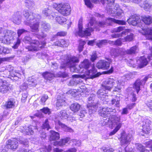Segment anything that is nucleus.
Returning a JSON list of instances; mask_svg holds the SVG:
<instances>
[{
	"label": "nucleus",
	"mask_w": 152,
	"mask_h": 152,
	"mask_svg": "<svg viewBox=\"0 0 152 152\" xmlns=\"http://www.w3.org/2000/svg\"><path fill=\"white\" fill-rule=\"evenodd\" d=\"M23 14L26 19L24 21V23L30 26L31 31L36 33L39 32L41 15L38 14L34 13L32 12H29L28 10H23Z\"/></svg>",
	"instance_id": "1"
},
{
	"label": "nucleus",
	"mask_w": 152,
	"mask_h": 152,
	"mask_svg": "<svg viewBox=\"0 0 152 152\" xmlns=\"http://www.w3.org/2000/svg\"><path fill=\"white\" fill-rule=\"evenodd\" d=\"M95 22L96 21L94 18L93 17L91 18L89 22L86 25V26L87 27L86 29L83 31V19L82 18H80L78 24V31H77L78 34L81 37L90 35L91 32L94 29V28L92 27L93 26Z\"/></svg>",
	"instance_id": "2"
},
{
	"label": "nucleus",
	"mask_w": 152,
	"mask_h": 152,
	"mask_svg": "<svg viewBox=\"0 0 152 152\" xmlns=\"http://www.w3.org/2000/svg\"><path fill=\"white\" fill-rule=\"evenodd\" d=\"M23 41L25 43L30 44L29 46L26 47V49L28 51H37L39 49L43 48L46 44V42L43 41L40 43L36 39H33L28 36L25 37L23 39Z\"/></svg>",
	"instance_id": "3"
},
{
	"label": "nucleus",
	"mask_w": 152,
	"mask_h": 152,
	"mask_svg": "<svg viewBox=\"0 0 152 152\" xmlns=\"http://www.w3.org/2000/svg\"><path fill=\"white\" fill-rule=\"evenodd\" d=\"M137 47L136 45L125 51H122L121 50L113 48L111 50L110 54L111 56L115 59V60H121L125 57V55L126 54H135L137 52Z\"/></svg>",
	"instance_id": "4"
},
{
	"label": "nucleus",
	"mask_w": 152,
	"mask_h": 152,
	"mask_svg": "<svg viewBox=\"0 0 152 152\" xmlns=\"http://www.w3.org/2000/svg\"><path fill=\"white\" fill-rule=\"evenodd\" d=\"M79 61L78 57L74 56L67 55L66 59L62 61L60 68L61 69H65L66 67L71 68V69H75V64L78 63Z\"/></svg>",
	"instance_id": "5"
},
{
	"label": "nucleus",
	"mask_w": 152,
	"mask_h": 152,
	"mask_svg": "<svg viewBox=\"0 0 152 152\" xmlns=\"http://www.w3.org/2000/svg\"><path fill=\"white\" fill-rule=\"evenodd\" d=\"M79 66L80 68H84L86 69H88L91 66V69L88 71L87 74L90 78L92 79L99 75L94 66H92L91 62L88 59L84 60Z\"/></svg>",
	"instance_id": "6"
},
{
	"label": "nucleus",
	"mask_w": 152,
	"mask_h": 152,
	"mask_svg": "<svg viewBox=\"0 0 152 152\" xmlns=\"http://www.w3.org/2000/svg\"><path fill=\"white\" fill-rule=\"evenodd\" d=\"M102 85L106 88V90L110 91L113 87H115L113 91L115 92H119L121 88V84L118 81L111 78L105 80Z\"/></svg>",
	"instance_id": "7"
},
{
	"label": "nucleus",
	"mask_w": 152,
	"mask_h": 152,
	"mask_svg": "<svg viewBox=\"0 0 152 152\" xmlns=\"http://www.w3.org/2000/svg\"><path fill=\"white\" fill-rule=\"evenodd\" d=\"M99 113L100 115L103 117L104 120H107L108 121H111L115 117H118L115 115L116 110L115 109L108 107H103L99 110Z\"/></svg>",
	"instance_id": "8"
},
{
	"label": "nucleus",
	"mask_w": 152,
	"mask_h": 152,
	"mask_svg": "<svg viewBox=\"0 0 152 152\" xmlns=\"http://www.w3.org/2000/svg\"><path fill=\"white\" fill-rule=\"evenodd\" d=\"M96 98L95 94H91L88 98L87 107L89 113L91 114L95 112L99 107V103Z\"/></svg>",
	"instance_id": "9"
},
{
	"label": "nucleus",
	"mask_w": 152,
	"mask_h": 152,
	"mask_svg": "<svg viewBox=\"0 0 152 152\" xmlns=\"http://www.w3.org/2000/svg\"><path fill=\"white\" fill-rule=\"evenodd\" d=\"M113 23L122 25H125L126 24V22L125 20L108 18L105 21H99L98 23V25L99 27H104L107 25H112Z\"/></svg>",
	"instance_id": "10"
},
{
	"label": "nucleus",
	"mask_w": 152,
	"mask_h": 152,
	"mask_svg": "<svg viewBox=\"0 0 152 152\" xmlns=\"http://www.w3.org/2000/svg\"><path fill=\"white\" fill-rule=\"evenodd\" d=\"M53 7L63 15L67 16L70 14L71 10L69 5L54 3L53 5Z\"/></svg>",
	"instance_id": "11"
},
{
	"label": "nucleus",
	"mask_w": 152,
	"mask_h": 152,
	"mask_svg": "<svg viewBox=\"0 0 152 152\" xmlns=\"http://www.w3.org/2000/svg\"><path fill=\"white\" fill-rule=\"evenodd\" d=\"M129 31V29H125V26H119L118 27L115 28L111 30L112 33L116 32L118 33L122 31V32L120 33H116L113 34L111 35V37L113 38H117L119 37H121L123 35H126V33Z\"/></svg>",
	"instance_id": "12"
},
{
	"label": "nucleus",
	"mask_w": 152,
	"mask_h": 152,
	"mask_svg": "<svg viewBox=\"0 0 152 152\" xmlns=\"http://www.w3.org/2000/svg\"><path fill=\"white\" fill-rule=\"evenodd\" d=\"M11 85L3 79L0 78V92L2 94L9 93L12 90Z\"/></svg>",
	"instance_id": "13"
},
{
	"label": "nucleus",
	"mask_w": 152,
	"mask_h": 152,
	"mask_svg": "<svg viewBox=\"0 0 152 152\" xmlns=\"http://www.w3.org/2000/svg\"><path fill=\"white\" fill-rule=\"evenodd\" d=\"M121 144L122 145L126 146L125 148L127 147V150L130 148L128 146L130 143L132 139V135L130 134H127L125 132H123L121 134Z\"/></svg>",
	"instance_id": "14"
},
{
	"label": "nucleus",
	"mask_w": 152,
	"mask_h": 152,
	"mask_svg": "<svg viewBox=\"0 0 152 152\" xmlns=\"http://www.w3.org/2000/svg\"><path fill=\"white\" fill-rule=\"evenodd\" d=\"M106 90L105 87L102 86L97 91L96 93L98 98L103 101L104 103H106L107 102V101L106 100L108 97V95L107 94L109 92H110Z\"/></svg>",
	"instance_id": "15"
},
{
	"label": "nucleus",
	"mask_w": 152,
	"mask_h": 152,
	"mask_svg": "<svg viewBox=\"0 0 152 152\" xmlns=\"http://www.w3.org/2000/svg\"><path fill=\"white\" fill-rule=\"evenodd\" d=\"M100 1L102 4H107V9L111 11V13L114 12V11H113V9L117 10L119 8V5L117 3L115 4L113 8V6L114 5L115 0H105V1L104 0H100Z\"/></svg>",
	"instance_id": "16"
},
{
	"label": "nucleus",
	"mask_w": 152,
	"mask_h": 152,
	"mask_svg": "<svg viewBox=\"0 0 152 152\" xmlns=\"http://www.w3.org/2000/svg\"><path fill=\"white\" fill-rule=\"evenodd\" d=\"M120 117H115L111 121L112 125L113 126H116L115 128L110 133V136H112L114 135L121 128V124L120 121Z\"/></svg>",
	"instance_id": "17"
},
{
	"label": "nucleus",
	"mask_w": 152,
	"mask_h": 152,
	"mask_svg": "<svg viewBox=\"0 0 152 152\" xmlns=\"http://www.w3.org/2000/svg\"><path fill=\"white\" fill-rule=\"evenodd\" d=\"M142 132L145 134L149 133L151 129L150 126L151 121L149 118H147L142 119Z\"/></svg>",
	"instance_id": "18"
},
{
	"label": "nucleus",
	"mask_w": 152,
	"mask_h": 152,
	"mask_svg": "<svg viewBox=\"0 0 152 152\" xmlns=\"http://www.w3.org/2000/svg\"><path fill=\"white\" fill-rule=\"evenodd\" d=\"M127 21L133 26H136L141 21L140 16L137 14L132 15Z\"/></svg>",
	"instance_id": "19"
},
{
	"label": "nucleus",
	"mask_w": 152,
	"mask_h": 152,
	"mask_svg": "<svg viewBox=\"0 0 152 152\" xmlns=\"http://www.w3.org/2000/svg\"><path fill=\"white\" fill-rule=\"evenodd\" d=\"M148 78V76H146L143 79L137 80L135 82L133 85V87L136 90L137 94L138 93L140 90V86L145 84Z\"/></svg>",
	"instance_id": "20"
},
{
	"label": "nucleus",
	"mask_w": 152,
	"mask_h": 152,
	"mask_svg": "<svg viewBox=\"0 0 152 152\" xmlns=\"http://www.w3.org/2000/svg\"><path fill=\"white\" fill-rule=\"evenodd\" d=\"M14 33L11 30L5 29L3 32L2 36L4 38V39L6 40L7 42L10 43L13 39L12 34Z\"/></svg>",
	"instance_id": "21"
},
{
	"label": "nucleus",
	"mask_w": 152,
	"mask_h": 152,
	"mask_svg": "<svg viewBox=\"0 0 152 152\" xmlns=\"http://www.w3.org/2000/svg\"><path fill=\"white\" fill-rule=\"evenodd\" d=\"M110 63L104 60L99 61L96 65V67L99 69H102L103 70H107L109 67Z\"/></svg>",
	"instance_id": "22"
},
{
	"label": "nucleus",
	"mask_w": 152,
	"mask_h": 152,
	"mask_svg": "<svg viewBox=\"0 0 152 152\" xmlns=\"http://www.w3.org/2000/svg\"><path fill=\"white\" fill-rule=\"evenodd\" d=\"M18 146V142L17 140L14 139L9 140H8L6 146V148L12 149H16Z\"/></svg>",
	"instance_id": "23"
},
{
	"label": "nucleus",
	"mask_w": 152,
	"mask_h": 152,
	"mask_svg": "<svg viewBox=\"0 0 152 152\" xmlns=\"http://www.w3.org/2000/svg\"><path fill=\"white\" fill-rule=\"evenodd\" d=\"M21 13L19 12H17L14 13L12 19V22L15 24L19 25L21 21Z\"/></svg>",
	"instance_id": "24"
},
{
	"label": "nucleus",
	"mask_w": 152,
	"mask_h": 152,
	"mask_svg": "<svg viewBox=\"0 0 152 152\" xmlns=\"http://www.w3.org/2000/svg\"><path fill=\"white\" fill-rule=\"evenodd\" d=\"M53 13H52V11L50 9V7L49 6L45 8L42 11V14L43 16L48 17V18L50 19H52L53 18L52 16H53Z\"/></svg>",
	"instance_id": "25"
},
{
	"label": "nucleus",
	"mask_w": 152,
	"mask_h": 152,
	"mask_svg": "<svg viewBox=\"0 0 152 152\" xmlns=\"http://www.w3.org/2000/svg\"><path fill=\"white\" fill-rule=\"evenodd\" d=\"M138 67L140 68H143L147 65L148 62L147 58L144 56L141 57L137 61Z\"/></svg>",
	"instance_id": "26"
},
{
	"label": "nucleus",
	"mask_w": 152,
	"mask_h": 152,
	"mask_svg": "<svg viewBox=\"0 0 152 152\" xmlns=\"http://www.w3.org/2000/svg\"><path fill=\"white\" fill-rule=\"evenodd\" d=\"M53 18L52 19L55 20L56 21L60 24L64 23L66 21V18L62 16H58L57 13H53Z\"/></svg>",
	"instance_id": "27"
},
{
	"label": "nucleus",
	"mask_w": 152,
	"mask_h": 152,
	"mask_svg": "<svg viewBox=\"0 0 152 152\" xmlns=\"http://www.w3.org/2000/svg\"><path fill=\"white\" fill-rule=\"evenodd\" d=\"M15 101L13 98L9 99L3 105V107L6 109H8L13 108L15 106Z\"/></svg>",
	"instance_id": "28"
},
{
	"label": "nucleus",
	"mask_w": 152,
	"mask_h": 152,
	"mask_svg": "<svg viewBox=\"0 0 152 152\" xmlns=\"http://www.w3.org/2000/svg\"><path fill=\"white\" fill-rule=\"evenodd\" d=\"M42 75L47 80H51L55 77V75L53 72L46 71L43 72Z\"/></svg>",
	"instance_id": "29"
},
{
	"label": "nucleus",
	"mask_w": 152,
	"mask_h": 152,
	"mask_svg": "<svg viewBox=\"0 0 152 152\" xmlns=\"http://www.w3.org/2000/svg\"><path fill=\"white\" fill-rule=\"evenodd\" d=\"M65 98L63 95L62 96L58 95L57 99L56 106L57 107H60L65 104Z\"/></svg>",
	"instance_id": "30"
},
{
	"label": "nucleus",
	"mask_w": 152,
	"mask_h": 152,
	"mask_svg": "<svg viewBox=\"0 0 152 152\" xmlns=\"http://www.w3.org/2000/svg\"><path fill=\"white\" fill-rule=\"evenodd\" d=\"M37 129V127L30 125L25 130V132L26 135H33L34 134V130Z\"/></svg>",
	"instance_id": "31"
},
{
	"label": "nucleus",
	"mask_w": 152,
	"mask_h": 152,
	"mask_svg": "<svg viewBox=\"0 0 152 152\" xmlns=\"http://www.w3.org/2000/svg\"><path fill=\"white\" fill-rule=\"evenodd\" d=\"M50 133V139L51 140H56L59 138L60 135L58 133L53 130H51Z\"/></svg>",
	"instance_id": "32"
},
{
	"label": "nucleus",
	"mask_w": 152,
	"mask_h": 152,
	"mask_svg": "<svg viewBox=\"0 0 152 152\" xmlns=\"http://www.w3.org/2000/svg\"><path fill=\"white\" fill-rule=\"evenodd\" d=\"M142 21L145 24L150 25L152 23V18L149 16H144L141 17Z\"/></svg>",
	"instance_id": "33"
},
{
	"label": "nucleus",
	"mask_w": 152,
	"mask_h": 152,
	"mask_svg": "<svg viewBox=\"0 0 152 152\" xmlns=\"http://www.w3.org/2000/svg\"><path fill=\"white\" fill-rule=\"evenodd\" d=\"M41 23V27L43 30L46 32L50 30L51 27L49 23L45 21H42Z\"/></svg>",
	"instance_id": "34"
},
{
	"label": "nucleus",
	"mask_w": 152,
	"mask_h": 152,
	"mask_svg": "<svg viewBox=\"0 0 152 152\" xmlns=\"http://www.w3.org/2000/svg\"><path fill=\"white\" fill-rule=\"evenodd\" d=\"M81 105L77 102H75L71 104L70 109L74 112L78 111L80 109Z\"/></svg>",
	"instance_id": "35"
},
{
	"label": "nucleus",
	"mask_w": 152,
	"mask_h": 152,
	"mask_svg": "<svg viewBox=\"0 0 152 152\" xmlns=\"http://www.w3.org/2000/svg\"><path fill=\"white\" fill-rule=\"evenodd\" d=\"M143 34L145 35L149 39L152 40V28H147L144 31Z\"/></svg>",
	"instance_id": "36"
},
{
	"label": "nucleus",
	"mask_w": 152,
	"mask_h": 152,
	"mask_svg": "<svg viewBox=\"0 0 152 152\" xmlns=\"http://www.w3.org/2000/svg\"><path fill=\"white\" fill-rule=\"evenodd\" d=\"M58 124L65 132H73V130L72 128L69 127H68L60 121H58Z\"/></svg>",
	"instance_id": "37"
},
{
	"label": "nucleus",
	"mask_w": 152,
	"mask_h": 152,
	"mask_svg": "<svg viewBox=\"0 0 152 152\" xmlns=\"http://www.w3.org/2000/svg\"><path fill=\"white\" fill-rule=\"evenodd\" d=\"M25 3L26 6L29 9L33 8L35 4L33 0H26Z\"/></svg>",
	"instance_id": "38"
},
{
	"label": "nucleus",
	"mask_w": 152,
	"mask_h": 152,
	"mask_svg": "<svg viewBox=\"0 0 152 152\" xmlns=\"http://www.w3.org/2000/svg\"><path fill=\"white\" fill-rule=\"evenodd\" d=\"M149 0H145L142 5L141 7L144 8L145 10L148 11L152 6V4H151L148 3Z\"/></svg>",
	"instance_id": "39"
},
{
	"label": "nucleus",
	"mask_w": 152,
	"mask_h": 152,
	"mask_svg": "<svg viewBox=\"0 0 152 152\" xmlns=\"http://www.w3.org/2000/svg\"><path fill=\"white\" fill-rule=\"evenodd\" d=\"M58 116L61 119H66L68 117L69 115L65 110L61 111L58 114Z\"/></svg>",
	"instance_id": "40"
},
{
	"label": "nucleus",
	"mask_w": 152,
	"mask_h": 152,
	"mask_svg": "<svg viewBox=\"0 0 152 152\" xmlns=\"http://www.w3.org/2000/svg\"><path fill=\"white\" fill-rule=\"evenodd\" d=\"M0 50H1V54H7L10 53L11 51V49L7 48H5L1 46H0Z\"/></svg>",
	"instance_id": "41"
},
{
	"label": "nucleus",
	"mask_w": 152,
	"mask_h": 152,
	"mask_svg": "<svg viewBox=\"0 0 152 152\" xmlns=\"http://www.w3.org/2000/svg\"><path fill=\"white\" fill-rule=\"evenodd\" d=\"M108 42V40L107 39H102L99 40L96 43V45L98 47L100 48L103 45H104Z\"/></svg>",
	"instance_id": "42"
},
{
	"label": "nucleus",
	"mask_w": 152,
	"mask_h": 152,
	"mask_svg": "<svg viewBox=\"0 0 152 152\" xmlns=\"http://www.w3.org/2000/svg\"><path fill=\"white\" fill-rule=\"evenodd\" d=\"M42 129H46L47 130L50 128L48 119L45 120L42 125Z\"/></svg>",
	"instance_id": "43"
},
{
	"label": "nucleus",
	"mask_w": 152,
	"mask_h": 152,
	"mask_svg": "<svg viewBox=\"0 0 152 152\" xmlns=\"http://www.w3.org/2000/svg\"><path fill=\"white\" fill-rule=\"evenodd\" d=\"M129 29V31L126 33V34H127L126 37L125 38V40L126 41H130L132 40L133 39V34L132 33H129L128 32L130 31V29Z\"/></svg>",
	"instance_id": "44"
},
{
	"label": "nucleus",
	"mask_w": 152,
	"mask_h": 152,
	"mask_svg": "<svg viewBox=\"0 0 152 152\" xmlns=\"http://www.w3.org/2000/svg\"><path fill=\"white\" fill-rule=\"evenodd\" d=\"M27 84L28 87H34L37 84L36 81L33 79H31V80L29 79Z\"/></svg>",
	"instance_id": "45"
},
{
	"label": "nucleus",
	"mask_w": 152,
	"mask_h": 152,
	"mask_svg": "<svg viewBox=\"0 0 152 152\" xmlns=\"http://www.w3.org/2000/svg\"><path fill=\"white\" fill-rule=\"evenodd\" d=\"M11 76L12 77H14V80H18L20 75L19 73L14 71V72L13 71L12 73L11 74Z\"/></svg>",
	"instance_id": "46"
},
{
	"label": "nucleus",
	"mask_w": 152,
	"mask_h": 152,
	"mask_svg": "<svg viewBox=\"0 0 152 152\" xmlns=\"http://www.w3.org/2000/svg\"><path fill=\"white\" fill-rule=\"evenodd\" d=\"M86 42L84 41H80V42L78 47V50L79 53H80L82 51L84 48V46L86 44Z\"/></svg>",
	"instance_id": "47"
},
{
	"label": "nucleus",
	"mask_w": 152,
	"mask_h": 152,
	"mask_svg": "<svg viewBox=\"0 0 152 152\" xmlns=\"http://www.w3.org/2000/svg\"><path fill=\"white\" fill-rule=\"evenodd\" d=\"M69 138L66 137L65 138L61 139L58 142V145L60 146H62L65 145L66 143L68 142L69 140Z\"/></svg>",
	"instance_id": "48"
},
{
	"label": "nucleus",
	"mask_w": 152,
	"mask_h": 152,
	"mask_svg": "<svg viewBox=\"0 0 152 152\" xmlns=\"http://www.w3.org/2000/svg\"><path fill=\"white\" fill-rule=\"evenodd\" d=\"M20 42V39L19 38H17L16 41L14 42L13 48L15 49H17L19 46Z\"/></svg>",
	"instance_id": "49"
},
{
	"label": "nucleus",
	"mask_w": 152,
	"mask_h": 152,
	"mask_svg": "<svg viewBox=\"0 0 152 152\" xmlns=\"http://www.w3.org/2000/svg\"><path fill=\"white\" fill-rule=\"evenodd\" d=\"M33 35L39 39H43L46 36V34L43 32H42L41 34H33Z\"/></svg>",
	"instance_id": "50"
},
{
	"label": "nucleus",
	"mask_w": 152,
	"mask_h": 152,
	"mask_svg": "<svg viewBox=\"0 0 152 152\" xmlns=\"http://www.w3.org/2000/svg\"><path fill=\"white\" fill-rule=\"evenodd\" d=\"M40 111L45 114L50 115L51 113L50 110L48 107H44L40 110Z\"/></svg>",
	"instance_id": "51"
},
{
	"label": "nucleus",
	"mask_w": 152,
	"mask_h": 152,
	"mask_svg": "<svg viewBox=\"0 0 152 152\" xmlns=\"http://www.w3.org/2000/svg\"><path fill=\"white\" fill-rule=\"evenodd\" d=\"M52 149V147L50 145L48 146H45L44 148L41 149L40 150L42 152H48L50 151Z\"/></svg>",
	"instance_id": "52"
},
{
	"label": "nucleus",
	"mask_w": 152,
	"mask_h": 152,
	"mask_svg": "<svg viewBox=\"0 0 152 152\" xmlns=\"http://www.w3.org/2000/svg\"><path fill=\"white\" fill-rule=\"evenodd\" d=\"M136 146L137 149L139 150L140 152H142L145 150L144 147L141 144H137L136 145Z\"/></svg>",
	"instance_id": "53"
},
{
	"label": "nucleus",
	"mask_w": 152,
	"mask_h": 152,
	"mask_svg": "<svg viewBox=\"0 0 152 152\" xmlns=\"http://www.w3.org/2000/svg\"><path fill=\"white\" fill-rule=\"evenodd\" d=\"M77 82L76 81V80L74 78H72L70 80L68 83L69 86H73L77 84Z\"/></svg>",
	"instance_id": "54"
},
{
	"label": "nucleus",
	"mask_w": 152,
	"mask_h": 152,
	"mask_svg": "<svg viewBox=\"0 0 152 152\" xmlns=\"http://www.w3.org/2000/svg\"><path fill=\"white\" fill-rule=\"evenodd\" d=\"M20 143L22 145L24 146L25 147H28V142L27 139H24L23 140H20Z\"/></svg>",
	"instance_id": "55"
},
{
	"label": "nucleus",
	"mask_w": 152,
	"mask_h": 152,
	"mask_svg": "<svg viewBox=\"0 0 152 152\" xmlns=\"http://www.w3.org/2000/svg\"><path fill=\"white\" fill-rule=\"evenodd\" d=\"M58 75H59V77L63 78H65L68 77V74L66 72H60L58 73Z\"/></svg>",
	"instance_id": "56"
},
{
	"label": "nucleus",
	"mask_w": 152,
	"mask_h": 152,
	"mask_svg": "<svg viewBox=\"0 0 152 152\" xmlns=\"http://www.w3.org/2000/svg\"><path fill=\"white\" fill-rule=\"evenodd\" d=\"M48 98V96L47 95H43L40 100L41 104H44Z\"/></svg>",
	"instance_id": "57"
},
{
	"label": "nucleus",
	"mask_w": 152,
	"mask_h": 152,
	"mask_svg": "<svg viewBox=\"0 0 152 152\" xmlns=\"http://www.w3.org/2000/svg\"><path fill=\"white\" fill-rule=\"evenodd\" d=\"M85 5L89 8H92L93 4L91 3L90 0H84Z\"/></svg>",
	"instance_id": "58"
},
{
	"label": "nucleus",
	"mask_w": 152,
	"mask_h": 152,
	"mask_svg": "<svg viewBox=\"0 0 152 152\" xmlns=\"http://www.w3.org/2000/svg\"><path fill=\"white\" fill-rule=\"evenodd\" d=\"M27 30H25L24 29H19L17 31V34L18 35V37L17 38H19V37L23 33L27 32Z\"/></svg>",
	"instance_id": "59"
},
{
	"label": "nucleus",
	"mask_w": 152,
	"mask_h": 152,
	"mask_svg": "<svg viewBox=\"0 0 152 152\" xmlns=\"http://www.w3.org/2000/svg\"><path fill=\"white\" fill-rule=\"evenodd\" d=\"M102 149L104 152H113L114 150L112 148L103 147Z\"/></svg>",
	"instance_id": "60"
},
{
	"label": "nucleus",
	"mask_w": 152,
	"mask_h": 152,
	"mask_svg": "<svg viewBox=\"0 0 152 152\" xmlns=\"http://www.w3.org/2000/svg\"><path fill=\"white\" fill-rule=\"evenodd\" d=\"M97 58V56L96 53H94L91 56V61L94 62Z\"/></svg>",
	"instance_id": "61"
},
{
	"label": "nucleus",
	"mask_w": 152,
	"mask_h": 152,
	"mask_svg": "<svg viewBox=\"0 0 152 152\" xmlns=\"http://www.w3.org/2000/svg\"><path fill=\"white\" fill-rule=\"evenodd\" d=\"M86 113V112L85 110H82L80 111V113L78 114V115L80 117V118H83Z\"/></svg>",
	"instance_id": "62"
},
{
	"label": "nucleus",
	"mask_w": 152,
	"mask_h": 152,
	"mask_svg": "<svg viewBox=\"0 0 152 152\" xmlns=\"http://www.w3.org/2000/svg\"><path fill=\"white\" fill-rule=\"evenodd\" d=\"M67 34V32L65 31H60L58 32L56 34L57 36L62 37L66 36Z\"/></svg>",
	"instance_id": "63"
},
{
	"label": "nucleus",
	"mask_w": 152,
	"mask_h": 152,
	"mask_svg": "<svg viewBox=\"0 0 152 152\" xmlns=\"http://www.w3.org/2000/svg\"><path fill=\"white\" fill-rule=\"evenodd\" d=\"M147 106L149 109V110L152 111V101L149 100L147 103Z\"/></svg>",
	"instance_id": "64"
}]
</instances>
